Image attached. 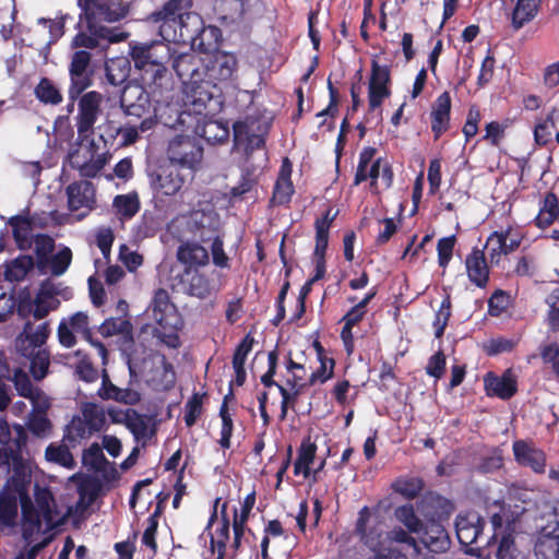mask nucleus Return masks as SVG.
<instances>
[{"instance_id":"obj_52","label":"nucleus","mask_w":559,"mask_h":559,"mask_svg":"<svg viewBox=\"0 0 559 559\" xmlns=\"http://www.w3.org/2000/svg\"><path fill=\"white\" fill-rule=\"evenodd\" d=\"M82 419L94 433L98 432L106 424L105 411L95 403H85L82 407Z\"/></svg>"},{"instance_id":"obj_20","label":"nucleus","mask_w":559,"mask_h":559,"mask_svg":"<svg viewBox=\"0 0 559 559\" xmlns=\"http://www.w3.org/2000/svg\"><path fill=\"white\" fill-rule=\"evenodd\" d=\"M417 534L419 543L430 552L443 554L451 546L449 533L441 523L425 522Z\"/></svg>"},{"instance_id":"obj_35","label":"nucleus","mask_w":559,"mask_h":559,"mask_svg":"<svg viewBox=\"0 0 559 559\" xmlns=\"http://www.w3.org/2000/svg\"><path fill=\"white\" fill-rule=\"evenodd\" d=\"M542 0H516L511 14V25L514 31L521 29L533 21L539 12Z\"/></svg>"},{"instance_id":"obj_48","label":"nucleus","mask_w":559,"mask_h":559,"mask_svg":"<svg viewBox=\"0 0 559 559\" xmlns=\"http://www.w3.org/2000/svg\"><path fill=\"white\" fill-rule=\"evenodd\" d=\"M69 443L57 444L52 442L45 450V459L48 462L58 464L60 466L73 468L75 466V461L69 450Z\"/></svg>"},{"instance_id":"obj_10","label":"nucleus","mask_w":559,"mask_h":559,"mask_svg":"<svg viewBox=\"0 0 559 559\" xmlns=\"http://www.w3.org/2000/svg\"><path fill=\"white\" fill-rule=\"evenodd\" d=\"M34 499H35V512L38 516L39 526L34 527L32 524L27 523L23 518V537L28 538L35 532L39 531L41 527V520L46 523L49 528L56 527L60 520L57 519L59 512L57 510V503L51 490L48 487H41L39 484H35L34 486Z\"/></svg>"},{"instance_id":"obj_64","label":"nucleus","mask_w":559,"mask_h":559,"mask_svg":"<svg viewBox=\"0 0 559 559\" xmlns=\"http://www.w3.org/2000/svg\"><path fill=\"white\" fill-rule=\"evenodd\" d=\"M371 552H373L374 559H408L402 547L383 540L379 548L371 550Z\"/></svg>"},{"instance_id":"obj_46","label":"nucleus","mask_w":559,"mask_h":559,"mask_svg":"<svg viewBox=\"0 0 559 559\" xmlns=\"http://www.w3.org/2000/svg\"><path fill=\"white\" fill-rule=\"evenodd\" d=\"M94 432L90 429L86 421L80 416H74L66 426L63 441L71 447H76L82 440L90 438Z\"/></svg>"},{"instance_id":"obj_15","label":"nucleus","mask_w":559,"mask_h":559,"mask_svg":"<svg viewBox=\"0 0 559 559\" xmlns=\"http://www.w3.org/2000/svg\"><path fill=\"white\" fill-rule=\"evenodd\" d=\"M215 271L210 274L199 270L183 269L179 276L185 294L199 299H206L219 289L214 276Z\"/></svg>"},{"instance_id":"obj_17","label":"nucleus","mask_w":559,"mask_h":559,"mask_svg":"<svg viewBox=\"0 0 559 559\" xmlns=\"http://www.w3.org/2000/svg\"><path fill=\"white\" fill-rule=\"evenodd\" d=\"M119 103L127 116L143 118L150 114V97L142 85L133 83L123 85Z\"/></svg>"},{"instance_id":"obj_30","label":"nucleus","mask_w":559,"mask_h":559,"mask_svg":"<svg viewBox=\"0 0 559 559\" xmlns=\"http://www.w3.org/2000/svg\"><path fill=\"white\" fill-rule=\"evenodd\" d=\"M249 10V0H217L215 3V11L224 25L242 22Z\"/></svg>"},{"instance_id":"obj_37","label":"nucleus","mask_w":559,"mask_h":559,"mask_svg":"<svg viewBox=\"0 0 559 559\" xmlns=\"http://www.w3.org/2000/svg\"><path fill=\"white\" fill-rule=\"evenodd\" d=\"M22 355L29 358V372L32 377L39 381L43 380L49 370L50 354L47 349L37 348L35 350L24 347L20 349Z\"/></svg>"},{"instance_id":"obj_53","label":"nucleus","mask_w":559,"mask_h":559,"mask_svg":"<svg viewBox=\"0 0 559 559\" xmlns=\"http://www.w3.org/2000/svg\"><path fill=\"white\" fill-rule=\"evenodd\" d=\"M46 413L47 412H31L28 414L26 421L27 430L37 438H46L52 429V424Z\"/></svg>"},{"instance_id":"obj_50","label":"nucleus","mask_w":559,"mask_h":559,"mask_svg":"<svg viewBox=\"0 0 559 559\" xmlns=\"http://www.w3.org/2000/svg\"><path fill=\"white\" fill-rule=\"evenodd\" d=\"M112 206L119 215L130 219L140 211V200L136 193L118 194L112 201Z\"/></svg>"},{"instance_id":"obj_58","label":"nucleus","mask_w":559,"mask_h":559,"mask_svg":"<svg viewBox=\"0 0 559 559\" xmlns=\"http://www.w3.org/2000/svg\"><path fill=\"white\" fill-rule=\"evenodd\" d=\"M204 394L193 393L185 405V424L187 427H192L203 412V396Z\"/></svg>"},{"instance_id":"obj_13","label":"nucleus","mask_w":559,"mask_h":559,"mask_svg":"<svg viewBox=\"0 0 559 559\" xmlns=\"http://www.w3.org/2000/svg\"><path fill=\"white\" fill-rule=\"evenodd\" d=\"M383 534L381 522L373 519L371 509L368 506H364L358 511L353 535L362 546L371 551L379 548L383 540Z\"/></svg>"},{"instance_id":"obj_4","label":"nucleus","mask_w":559,"mask_h":559,"mask_svg":"<svg viewBox=\"0 0 559 559\" xmlns=\"http://www.w3.org/2000/svg\"><path fill=\"white\" fill-rule=\"evenodd\" d=\"M183 95L185 105L197 115H213L222 106V88L206 78L185 82Z\"/></svg>"},{"instance_id":"obj_5","label":"nucleus","mask_w":559,"mask_h":559,"mask_svg":"<svg viewBox=\"0 0 559 559\" xmlns=\"http://www.w3.org/2000/svg\"><path fill=\"white\" fill-rule=\"evenodd\" d=\"M78 5L81 9L79 27L83 22L95 25L118 22L129 13V4L122 0H78Z\"/></svg>"},{"instance_id":"obj_36","label":"nucleus","mask_w":559,"mask_h":559,"mask_svg":"<svg viewBox=\"0 0 559 559\" xmlns=\"http://www.w3.org/2000/svg\"><path fill=\"white\" fill-rule=\"evenodd\" d=\"M522 240L523 236L520 233H513V228L509 226L506 229L492 231L488 236L486 245L484 247L487 248L492 242H497L500 249L502 250V253L504 255H509L519 249V247L522 243Z\"/></svg>"},{"instance_id":"obj_60","label":"nucleus","mask_w":559,"mask_h":559,"mask_svg":"<svg viewBox=\"0 0 559 559\" xmlns=\"http://www.w3.org/2000/svg\"><path fill=\"white\" fill-rule=\"evenodd\" d=\"M385 542L392 545H403L406 548H413L416 552H420L417 540L409 534V531H405L400 526L393 527L388 532Z\"/></svg>"},{"instance_id":"obj_62","label":"nucleus","mask_w":559,"mask_h":559,"mask_svg":"<svg viewBox=\"0 0 559 559\" xmlns=\"http://www.w3.org/2000/svg\"><path fill=\"white\" fill-rule=\"evenodd\" d=\"M34 308L31 310L32 316L35 320L45 319L51 311L57 310L60 307V300L58 298H46L41 297L39 300V295H35L33 300Z\"/></svg>"},{"instance_id":"obj_7","label":"nucleus","mask_w":559,"mask_h":559,"mask_svg":"<svg viewBox=\"0 0 559 559\" xmlns=\"http://www.w3.org/2000/svg\"><path fill=\"white\" fill-rule=\"evenodd\" d=\"M167 156L168 162L176 163L192 175L202 160L203 147L193 136L176 135L168 144Z\"/></svg>"},{"instance_id":"obj_12","label":"nucleus","mask_w":559,"mask_h":559,"mask_svg":"<svg viewBox=\"0 0 559 559\" xmlns=\"http://www.w3.org/2000/svg\"><path fill=\"white\" fill-rule=\"evenodd\" d=\"M76 130L78 138L82 142L87 140L94 132V124L100 114L102 94L91 91L82 94L79 98Z\"/></svg>"},{"instance_id":"obj_41","label":"nucleus","mask_w":559,"mask_h":559,"mask_svg":"<svg viewBox=\"0 0 559 559\" xmlns=\"http://www.w3.org/2000/svg\"><path fill=\"white\" fill-rule=\"evenodd\" d=\"M106 80L112 86H120L129 83L130 61L127 58H112L105 66Z\"/></svg>"},{"instance_id":"obj_22","label":"nucleus","mask_w":559,"mask_h":559,"mask_svg":"<svg viewBox=\"0 0 559 559\" xmlns=\"http://www.w3.org/2000/svg\"><path fill=\"white\" fill-rule=\"evenodd\" d=\"M454 510L453 503L438 493L426 495L419 504V512L425 522H437L449 520Z\"/></svg>"},{"instance_id":"obj_1","label":"nucleus","mask_w":559,"mask_h":559,"mask_svg":"<svg viewBox=\"0 0 559 559\" xmlns=\"http://www.w3.org/2000/svg\"><path fill=\"white\" fill-rule=\"evenodd\" d=\"M192 0H167L160 9L148 16L163 40L131 46L130 57L134 68L141 72L143 84L152 94L159 97L169 90L171 83L166 67L175 52L171 43L190 44L202 52L207 51L202 40L205 32L203 20L200 14L192 11Z\"/></svg>"},{"instance_id":"obj_34","label":"nucleus","mask_w":559,"mask_h":559,"mask_svg":"<svg viewBox=\"0 0 559 559\" xmlns=\"http://www.w3.org/2000/svg\"><path fill=\"white\" fill-rule=\"evenodd\" d=\"M559 217V200L555 192H547L539 201V211L533 223L536 227L545 229L552 225Z\"/></svg>"},{"instance_id":"obj_38","label":"nucleus","mask_w":559,"mask_h":559,"mask_svg":"<svg viewBox=\"0 0 559 559\" xmlns=\"http://www.w3.org/2000/svg\"><path fill=\"white\" fill-rule=\"evenodd\" d=\"M366 313L356 309L354 306L343 316L341 322L344 323L341 330V340L344 345V349L348 356L355 350V340L353 334V328L362 321Z\"/></svg>"},{"instance_id":"obj_19","label":"nucleus","mask_w":559,"mask_h":559,"mask_svg":"<svg viewBox=\"0 0 559 559\" xmlns=\"http://www.w3.org/2000/svg\"><path fill=\"white\" fill-rule=\"evenodd\" d=\"M485 522L476 512L457 515L455 520L456 537L463 547H472L476 545L479 549V539L483 536Z\"/></svg>"},{"instance_id":"obj_29","label":"nucleus","mask_w":559,"mask_h":559,"mask_svg":"<svg viewBox=\"0 0 559 559\" xmlns=\"http://www.w3.org/2000/svg\"><path fill=\"white\" fill-rule=\"evenodd\" d=\"M177 260L185 269L198 270L209 264L207 250L195 241H185L177 249Z\"/></svg>"},{"instance_id":"obj_39","label":"nucleus","mask_w":559,"mask_h":559,"mask_svg":"<svg viewBox=\"0 0 559 559\" xmlns=\"http://www.w3.org/2000/svg\"><path fill=\"white\" fill-rule=\"evenodd\" d=\"M4 278L9 282H21L36 266L35 260L29 254H20L4 264Z\"/></svg>"},{"instance_id":"obj_61","label":"nucleus","mask_w":559,"mask_h":559,"mask_svg":"<svg viewBox=\"0 0 559 559\" xmlns=\"http://www.w3.org/2000/svg\"><path fill=\"white\" fill-rule=\"evenodd\" d=\"M556 110L554 109L549 112L546 118L539 121L534 128V139L538 145H546L551 140V131L556 129V123L554 119V114Z\"/></svg>"},{"instance_id":"obj_14","label":"nucleus","mask_w":559,"mask_h":559,"mask_svg":"<svg viewBox=\"0 0 559 559\" xmlns=\"http://www.w3.org/2000/svg\"><path fill=\"white\" fill-rule=\"evenodd\" d=\"M331 212L332 210L328 209L325 213L314 222L316 246L313 254L316 257V267L314 275L310 278L314 280V282L323 278L326 272L325 252L329 246L330 228L338 214L337 211L334 214Z\"/></svg>"},{"instance_id":"obj_23","label":"nucleus","mask_w":559,"mask_h":559,"mask_svg":"<svg viewBox=\"0 0 559 559\" xmlns=\"http://www.w3.org/2000/svg\"><path fill=\"white\" fill-rule=\"evenodd\" d=\"M485 247L481 249L474 247L465 259L467 277L478 288H485L489 283L490 270L485 255Z\"/></svg>"},{"instance_id":"obj_8","label":"nucleus","mask_w":559,"mask_h":559,"mask_svg":"<svg viewBox=\"0 0 559 559\" xmlns=\"http://www.w3.org/2000/svg\"><path fill=\"white\" fill-rule=\"evenodd\" d=\"M237 70L238 60L234 53L218 51L203 58L202 78H206L217 87L231 84L236 79Z\"/></svg>"},{"instance_id":"obj_54","label":"nucleus","mask_w":559,"mask_h":559,"mask_svg":"<svg viewBox=\"0 0 559 559\" xmlns=\"http://www.w3.org/2000/svg\"><path fill=\"white\" fill-rule=\"evenodd\" d=\"M496 557L497 559H526L524 552L518 549L511 532L502 535Z\"/></svg>"},{"instance_id":"obj_25","label":"nucleus","mask_w":559,"mask_h":559,"mask_svg":"<svg viewBox=\"0 0 559 559\" xmlns=\"http://www.w3.org/2000/svg\"><path fill=\"white\" fill-rule=\"evenodd\" d=\"M451 106V96L447 91L441 93L432 104L430 121L435 141L450 129Z\"/></svg>"},{"instance_id":"obj_44","label":"nucleus","mask_w":559,"mask_h":559,"mask_svg":"<svg viewBox=\"0 0 559 559\" xmlns=\"http://www.w3.org/2000/svg\"><path fill=\"white\" fill-rule=\"evenodd\" d=\"M36 98L44 105L58 106L63 96L60 88L49 78H41L34 88Z\"/></svg>"},{"instance_id":"obj_42","label":"nucleus","mask_w":559,"mask_h":559,"mask_svg":"<svg viewBox=\"0 0 559 559\" xmlns=\"http://www.w3.org/2000/svg\"><path fill=\"white\" fill-rule=\"evenodd\" d=\"M151 308L154 320L164 328L168 324L167 316L175 309V306L170 301L168 292L158 288L153 296Z\"/></svg>"},{"instance_id":"obj_40","label":"nucleus","mask_w":559,"mask_h":559,"mask_svg":"<svg viewBox=\"0 0 559 559\" xmlns=\"http://www.w3.org/2000/svg\"><path fill=\"white\" fill-rule=\"evenodd\" d=\"M317 444L310 441V438L304 439L298 449V456L294 463V474L300 475L305 478H308L311 474L310 465L313 463L316 453H317Z\"/></svg>"},{"instance_id":"obj_3","label":"nucleus","mask_w":559,"mask_h":559,"mask_svg":"<svg viewBox=\"0 0 559 559\" xmlns=\"http://www.w3.org/2000/svg\"><path fill=\"white\" fill-rule=\"evenodd\" d=\"M272 119L265 111L255 110L233 123V148L249 162L255 151L265 150Z\"/></svg>"},{"instance_id":"obj_45","label":"nucleus","mask_w":559,"mask_h":559,"mask_svg":"<svg viewBox=\"0 0 559 559\" xmlns=\"http://www.w3.org/2000/svg\"><path fill=\"white\" fill-rule=\"evenodd\" d=\"M19 495L2 488L0 491V524L12 526L17 516Z\"/></svg>"},{"instance_id":"obj_26","label":"nucleus","mask_w":559,"mask_h":559,"mask_svg":"<svg viewBox=\"0 0 559 559\" xmlns=\"http://www.w3.org/2000/svg\"><path fill=\"white\" fill-rule=\"evenodd\" d=\"M68 207L76 212L82 207L92 210L95 205V187L91 181H74L67 187Z\"/></svg>"},{"instance_id":"obj_16","label":"nucleus","mask_w":559,"mask_h":559,"mask_svg":"<svg viewBox=\"0 0 559 559\" xmlns=\"http://www.w3.org/2000/svg\"><path fill=\"white\" fill-rule=\"evenodd\" d=\"M391 82L388 66H380L376 60L371 62V74L368 84L369 111L379 108L385 98L391 95L389 84Z\"/></svg>"},{"instance_id":"obj_63","label":"nucleus","mask_w":559,"mask_h":559,"mask_svg":"<svg viewBox=\"0 0 559 559\" xmlns=\"http://www.w3.org/2000/svg\"><path fill=\"white\" fill-rule=\"evenodd\" d=\"M510 305V295L502 290L496 289L488 299V314L491 317H500Z\"/></svg>"},{"instance_id":"obj_56","label":"nucleus","mask_w":559,"mask_h":559,"mask_svg":"<svg viewBox=\"0 0 559 559\" xmlns=\"http://www.w3.org/2000/svg\"><path fill=\"white\" fill-rule=\"evenodd\" d=\"M71 165L73 168L79 170L81 177L94 178L106 165V158L103 155H97V157L94 158V155L91 154V158L88 160L83 163L73 160Z\"/></svg>"},{"instance_id":"obj_55","label":"nucleus","mask_w":559,"mask_h":559,"mask_svg":"<svg viewBox=\"0 0 559 559\" xmlns=\"http://www.w3.org/2000/svg\"><path fill=\"white\" fill-rule=\"evenodd\" d=\"M396 519L402 522L411 533H419L423 528V521L417 516L412 504H404L395 510Z\"/></svg>"},{"instance_id":"obj_21","label":"nucleus","mask_w":559,"mask_h":559,"mask_svg":"<svg viewBox=\"0 0 559 559\" xmlns=\"http://www.w3.org/2000/svg\"><path fill=\"white\" fill-rule=\"evenodd\" d=\"M484 386L487 396L510 400L518 392L516 378L511 369H507L502 376L489 371L484 376Z\"/></svg>"},{"instance_id":"obj_24","label":"nucleus","mask_w":559,"mask_h":559,"mask_svg":"<svg viewBox=\"0 0 559 559\" xmlns=\"http://www.w3.org/2000/svg\"><path fill=\"white\" fill-rule=\"evenodd\" d=\"M559 521L540 527L539 535L534 546L537 559H559Z\"/></svg>"},{"instance_id":"obj_33","label":"nucleus","mask_w":559,"mask_h":559,"mask_svg":"<svg viewBox=\"0 0 559 559\" xmlns=\"http://www.w3.org/2000/svg\"><path fill=\"white\" fill-rule=\"evenodd\" d=\"M33 222L34 217L28 215H14L8 221V224L12 227L13 239L21 251L32 248L31 231L33 229Z\"/></svg>"},{"instance_id":"obj_9","label":"nucleus","mask_w":559,"mask_h":559,"mask_svg":"<svg viewBox=\"0 0 559 559\" xmlns=\"http://www.w3.org/2000/svg\"><path fill=\"white\" fill-rule=\"evenodd\" d=\"M79 32L72 38L71 46L73 48L94 49L105 47L110 43H119L126 39L127 34L117 32L104 25H95L91 22H83L79 27Z\"/></svg>"},{"instance_id":"obj_31","label":"nucleus","mask_w":559,"mask_h":559,"mask_svg":"<svg viewBox=\"0 0 559 559\" xmlns=\"http://www.w3.org/2000/svg\"><path fill=\"white\" fill-rule=\"evenodd\" d=\"M98 394L103 400H112L126 405H135L141 401V394L138 391L130 388H118L110 381L106 372L103 376Z\"/></svg>"},{"instance_id":"obj_47","label":"nucleus","mask_w":559,"mask_h":559,"mask_svg":"<svg viewBox=\"0 0 559 559\" xmlns=\"http://www.w3.org/2000/svg\"><path fill=\"white\" fill-rule=\"evenodd\" d=\"M50 332L49 322L40 323L36 329H34V324L31 321H27L23 326L21 336H24L25 341L28 342L27 347L35 350L37 348L39 349L46 343Z\"/></svg>"},{"instance_id":"obj_28","label":"nucleus","mask_w":559,"mask_h":559,"mask_svg":"<svg viewBox=\"0 0 559 559\" xmlns=\"http://www.w3.org/2000/svg\"><path fill=\"white\" fill-rule=\"evenodd\" d=\"M173 69L185 86V82H195L202 78L203 58L194 53H181L174 59Z\"/></svg>"},{"instance_id":"obj_6","label":"nucleus","mask_w":559,"mask_h":559,"mask_svg":"<svg viewBox=\"0 0 559 559\" xmlns=\"http://www.w3.org/2000/svg\"><path fill=\"white\" fill-rule=\"evenodd\" d=\"M68 72L70 78L68 96L70 100L75 102L94 83L95 70L92 64V53L84 49L72 52Z\"/></svg>"},{"instance_id":"obj_2","label":"nucleus","mask_w":559,"mask_h":559,"mask_svg":"<svg viewBox=\"0 0 559 559\" xmlns=\"http://www.w3.org/2000/svg\"><path fill=\"white\" fill-rule=\"evenodd\" d=\"M13 429L15 431L14 450L0 448V468H5L9 474L3 488L19 495L23 519L36 528L39 526V521L28 495L32 467L29 460L23 456L28 435L21 424H13Z\"/></svg>"},{"instance_id":"obj_18","label":"nucleus","mask_w":559,"mask_h":559,"mask_svg":"<svg viewBox=\"0 0 559 559\" xmlns=\"http://www.w3.org/2000/svg\"><path fill=\"white\" fill-rule=\"evenodd\" d=\"M513 455L515 462L530 468L535 474H544L547 466L546 453L534 445L532 442L525 440H515L512 444Z\"/></svg>"},{"instance_id":"obj_43","label":"nucleus","mask_w":559,"mask_h":559,"mask_svg":"<svg viewBox=\"0 0 559 559\" xmlns=\"http://www.w3.org/2000/svg\"><path fill=\"white\" fill-rule=\"evenodd\" d=\"M33 242L35 245L36 267L41 274H45L46 262L56 248L55 239L47 234H37L34 236Z\"/></svg>"},{"instance_id":"obj_57","label":"nucleus","mask_w":559,"mask_h":559,"mask_svg":"<svg viewBox=\"0 0 559 559\" xmlns=\"http://www.w3.org/2000/svg\"><path fill=\"white\" fill-rule=\"evenodd\" d=\"M539 356L544 365L549 366L559 382V344L556 342L539 346Z\"/></svg>"},{"instance_id":"obj_27","label":"nucleus","mask_w":559,"mask_h":559,"mask_svg":"<svg viewBox=\"0 0 559 559\" xmlns=\"http://www.w3.org/2000/svg\"><path fill=\"white\" fill-rule=\"evenodd\" d=\"M293 164L288 157L282 159L277 179L274 185L272 201L278 205L288 204L295 192L292 181Z\"/></svg>"},{"instance_id":"obj_32","label":"nucleus","mask_w":559,"mask_h":559,"mask_svg":"<svg viewBox=\"0 0 559 559\" xmlns=\"http://www.w3.org/2000/svg\"><path fill=\"white\" fill-rule=\"evenodd\" d=\"M230 538V521L227 514V502L222 506L221 524L210 537V551L216 552V559H225L227 543Z\"/></svg>"},{"instance_id":"obj_59","label":"nucleus","mask_w":559,"mask_h":559,"mask_svg":"<svg viewBox=\"0 0 559 559\" xmlns=\"http://www.w3.org/2000/svg\"><path fill=\"white\" fill-rule=\"evenodd\" d=\"M124 424L136 440L144 438L147 431V424L142 415L135 409H127L124 415Z\"/></svg>"},{"instance_id":"obj_51","label":"nucleus","mask_w":559,"mask_h":559,"mask_svg":"<svg viewBox=\"0 0 559 559\" xmlns=\"http://www.w3.org/2000/svg\"><path fill=\"white\" fill-rule=\"evenodd\" d=\"M425 483L420 477H400L392 484L394 492L402 495L407 499L416 498L424 489Z\"/></svg>"},{"instance_id":"obj_49","label":"nucleus","mask_w":559,"mask_h":559,"mask_svg":"<svg viewBox=\"0 0 559 559\" xmlns=\"http://www.w3.org/2000/svg\"><path fill=\"white\" fill-rule=\"evenodd\" d=\"M72 250L63 246L57 253L51 254L46 262V272L49 271L52 276L63 275L71 265Z\"/></svg>"},{"instance_id":"obj_11","label":"nucleus","mask_w":559,"mask_h":559,"mask_svg":"<svg viewBox=\"0 0 559 559\" xmlns=\"http://www.w3.org/2000/svg\"><path fill=\"white\" fill-rule=\"evenodd\" d=\"M181 170L176 163L168 160L155 165L148 170L152 189L168 197L177 194L186 181Z\"/></svg>"}]
</instances>
